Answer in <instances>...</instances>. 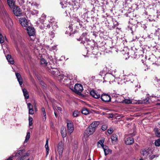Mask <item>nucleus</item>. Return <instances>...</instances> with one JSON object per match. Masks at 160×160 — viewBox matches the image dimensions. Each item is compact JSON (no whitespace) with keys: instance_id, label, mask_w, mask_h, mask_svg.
Returning a JSON list of instances; mask_svg holds the SVG:
<instances>
[{"instance_id":"47","label":"nucleus","mask_w":160,"mask_h":160,"mask_svg":"<svg viewBox=\"0 0 160 160\" xmlns=\"http://www.w3.org/2000/svg\"><path fill=\"white\" fill-rule=\"evenodd\" d=\"M31 13L33 15H37L38 14V11L37 10L34 9L32 12Z\"/></svg>"},{"instance_id":"44","label":"nucleus","mask_w":160,"mask_h":160,"mask_svg":"<svg viewBox=\"0 0 160 160\" xmlns=\"http://www.w3.org/2000/svg\"><path fill=\"white\" fill-rule=\"evenodd\" d=\"M123 102L126 104H130L131 103V102L129 99H125L123 100Z\"/></svg>"},{"instance_id":"30","label":"nucleus","mask_w":160,"mask_h":160,"mask_svg":"<svg viewBox=\"0 0 160 160\" xmlns=\"http://www.w3.org/2000/svg\"><path fill=\"white\" fill-rule=\"evenodd\" d=\"M30 133L29 132H27V135H26V138H25V139L24 141V143H27L28 142V141L29 140V139L30 138Z\"/></svg>"},{"instance_id":"60","label":"nucleus","mask_w":160,"mask_h":160,"mask_svg":"<svg viewBox=\"0 0 160 160\" xmlns=\"http://www.w3.org/2000/svg\"><path fill=\"white\" fill-rule=\"evenodd\" d=\"M6 160H13L12 159V157H10L8 158Z\"/></svg>"},{"instance_id":"32","label":"nucleus","mask_w":160,"mask_h":160,"mask_svg":"<svg viewBox=\"0 0 160 160\" xmlns=\"http://www.w3.org/2000/svg\"><path fill=\"white\" fill-rule=\"evenodd\" d=\"M82 114L86 115L89 113V111L87 109L84 108L82 109Z\"/></svg>"},{"instance_id":"35","label":"nucleus","mask_w":160,"mask_h":160,"mask_svg":"<svg viewBox=\"0 0 160 160\" xmlns=\"http://www.w3.org/2000/svg\"><path fill=\"white\" fill-rule=\"evenodd\" d=\"M104 139H100L99 140V141L98 142V144H100L101 145V146L102 147L104 146L105 145L103 144V143L104 142Z\"/></svg>"},{"instance_id":"20","label":"nucleus","mask_w":160,"mask_h":160,"mask_svg":"<svg viewBox=\"0 0 160 160\" xmlns=\"http://www.w3.org/2000/svg\"><path fill=\"white\" fill-rule=\"evenodd\" d=\"M141 153L143 156H145L147 157V156H148V154L149 153V150L148 149H143L142 150Z\"/></svg>"},{"instance_id":"23","label":"nucleus","mask_w":160,"mask_h":160,"mask_svg":"<svg viewBox=\"0 0 160 160\" xmlns=\"http://www.w3.org/2000/svg\"><path fill=\"white\" fill-rule=\"evenodd\" d=\"M7 3L11 8H12L14 7V3L13 0H7Z\"/></svg>"},{"instance_id":"34","label":"nucleus","mask_w":160,"mask_h":160,"mask_svg":"<svg viewBox=\"0 0 160 160\" xmlns=\"http://www.w3.org/2000/svg\"><path fill=\"white\" fill-rule=\"evenodd\" d=\"M41 64L42 65H43L44 66L47 65V62L46 60L44 58H41L40 60Z\"/></svg>"},{"instance_id":"38","label":"nucleus","mask_w":160,"mask_h":160,"mask_svg":"<svg viewBox=\"0 0 160 160\" xmlns=\"http://www.w3.org/2000/svg\"><path fill=\"white\" fill-rule=\"evenodd\" d=\"M29 124V126H31L32 125V117L29 116L28 118Z\"/></svg>"},{"instance_id":"63","label":"nucleus","mask_w":160,"mask_h":160,"mask_svg":"<svg viewBox=\"0 0 160 160\" xmlns=\"http://www.w3.org/2000/svg\"><path fill=\"white\" fill-rule=\"evenodd\" d=\"M41 17H44L45 18H46V16L45 14H42V16H41Z\"/></svg>"},{"instance_id":"61","label":"nucleus","mask_w":160,"mask_h":160,"mask_svg":"<svg viewBox=\"0 0 160 160\" xmlns=\"http://www.w3.org/2000/svg\"><path fill=\"white\" fill-rule=\"evenodd\" d=\"M155 80H157V82H159V84H160V79H158L157 78H156V79H155Z\"/></svg>"},{"instance_id":"24","label":"nucleus","mask_w":160,"mask_h":160,"mask_svg":"<svg viewBox=\"0 0 160 160\" xmlns=\"http://www.w3.org/2000/svg\"><path fill=\"white\" fill-rule=\"evenodd\" d=\"M22 92L23 93V95L24 96L25 99H28L29 98V94L27 91L25 89H22Z\"/></svg>"},{"instance_id":"36","label":"nucleus","mask_w":160,"mask_h":160,"mask_svg":"<svg viewBox=\"0 0 160 160\" xmlns=\"http://www.w3.org/2000/svg\"><path fill=\"white\" fill-rule=\"evenodd\" d=\"M4 39L3 36L0 33V43H1L4 42Z\"/></svg>"},{"instance_id":"62","label":"nucleus","mask_w":160,"mask_h":160,"mask_svg":"<svg viewBox=\"0 0 160 160\" xmlns=\"http://www.w3.org/2000/svg\"><path fill=\"white\" fill-rule=\"evenodd\" d=\"M79 24L80 26H82V22L80 21V22H79Z\"/></svg>"},{"instance_id":"7","label":"nucleus","mask_w":160,"mask_h":160,"mask_svg":"<svg viewBox=\"0 0 160 160\" xmlns=\"http://www.w3.org/2000/svg\"><path fill=\"white\" fill-rule=\"evenodd\" d=\"M68 132L69 134H71L74 130V127L72 122L70 121L67 122Z\"/></svg>"},{"instance_id":"46","label":"nucleus","mask_w":160,"mask_h":160,"mask_svg":"<svg viewBox=\"0 0 160 160\" xmlns=\"http://www.w3.org/2000/svg\"><path fill=\"white\" fill-rule=\"evenodd\" d=\"M55 77H58V78L60 79V78L62 77V75L60 74V72L58 70V72L57 73H56Z\"/></svg>"},{"instance_id":"29","label":"nucleus","mask_w":160,"mask_h":160,"mask_svg":"<svg viewBox=\"0 0 160 160\" xmlns=\"http://www.w3.org/2000/svg\"><path fill=\"white\" fill-rule=\"evenodd\" d=\"M50 72L55 77L56 73H57V72H58V69L57 68H52L50 70Z\"/></svg>"},{"instance_id":"52","label":"nucleus","mask_w":160,"mask_h":160,"mask_svg":"<svg viewBox=\"0 0 160 160\" xmlns=\"http://www.w3.org/2000/svg\"><path fill=\"white\" fill-rule=\"evenodd\" d=\"M34 113V110L33 109L29 110V114L32 115Z\"/></svg>"},{"instance_id":"31","label":"nucleus","mask_w":160,"mask_h":160,"mask_svg":"<svg viewBox=\"0 0 160 160\" xmlns=\"http://www.w3.org/2000/svg\"><path fill=\"white\" fill-rule=\"evenodd\" d=\"M112 22L113 23V26H112V29L115 28V27L116 26H117L118 25V22L116 21L115 19L112 18Z\"/></svg>"},{"instance_id":"39","label":"nucleus","mask_w":160,"mask_h":160,"mask_svg":"<svg viewBox=\"0 0 160 160\" xmlns=\"http://www.w3.org/2000/svg\"><path fill=\"white\" fill-rule=\"evenodd\" d=\"M51 25V24L49 23V24H43V27L45 29H47V28H49L50 27V25Z\"/></svg>"},{"instance_id":"28","label":"nucleus","mask_w":160,"mask_h":160,"mask_svg":"<svg viewBox=\"0 0 160 160\" xmlns=\"http://www.w3.org/2000/svg\"><path fill=\"white\" fill-rule=\"evenodd\" d=\"M67 29V30L66 32V34L70 35L71 34V32L73 30L72 26L69 25Z\"/></svg>"},{"instance_id":"54","label":"nucleus","mask_w":160,"mask_h":160,"mask_svg":"<svg viewBox=\"0 0 160 160\" xmlns=\"http://www.w3.org/2000/svg\"><path fill=\"white\" fill-rule=\"evenodd\" d=\"M60 4L62 6V8H67V7L65 5H64L62 2H60Z\"/></svg>"},{"instance_id":"5","label":"nucleus","mask_w":160,"mask_h":160,"mask_svg":"<svg viewBox=\"0 0 160 160\" xmlns=\"http://www.w3.org/2000/svg\"><path fill=\"white\" fill-rule=\"evenodd\" d=\"M89 126L85 131L84 133V136L86 138L88 137L91 135L92 134L95 132V130Z\"/></svg>"},{"instance_id":"37","label":"nucleus","mask_w":160,"mask_h":160,"mask_svg":"<svg viewBox=\"0 0 160 160\" xmlns=\"http://www.w3.org/2000/svg\"><path fill=\"white\" fill-rule=\"evenodd\" d=\"M155 145L157 146H160V138L155 141Z\"/></svg>"},{"instance_id":"22","label":"nucleus","mask_w":160,"mask_h":160,"mask_svg":"<svg viewBox=\"0 0 160 160\" xmlns=\"http://www.w3.org/2000/svg\"><path fill=\"white\" fill-rule=\"evenodd\" d=\"M41 110L42 112V116L43 115L44 117L43 118V120L44 121H45L46 120L47 117L45 108L44 107L42 108H41Z\"/></svg>"},{"instance_id":"45","label":"nucleus","mask_w":160,"mask_h":160,"mask_svg":"<svg viewBox=\"0 0 160 160\" xmlns=\"http://www.w3.org/2000/svg\"><path fill=\"white\" fill-rule=\"evenodd\" d=\"M28 108L29 110L32 109H33V106L30 103H28L27 104Z\"/></svg>"},{"instance_id":"51","label":"nucleus","mask_w":160,"mask_h":160,"mask_svg":"<svg viewBox=\"0 0 160 160\" xmlns=\"http://www.w3.org/2000/svg\"><path fill=\"white\" fill-rule=\"evenodd\" d=\"M46 18L44 17H41L39 19V21L41 23H43Z\"/></svg>"},{"instance_id":"53","label":"nucleus","mask_w":160,"mask_h":160,"mask_svg":"<svg viewBox=\"0 0 160 160\" xmlns=\"http://www.w3.org/2000/svg\"><path fill=\"white\" fill-rule=\"evenodd\" d=\"M61 134L62 135V136L64 138L66 136V134L62 130L61 132Z\"/></svg>"},{"instance_id":"11","label":"nucleus","mask_w":160,"mask_h":160,"mask_svg":"<svg viewBox=\"0 0 160 160\" xmlns=\"http://www.w3.org/2000/svg\"><path fill=\"white\" fill-rule=\"evenodd\" d=\"M90 94L92 97L96 99H98L101 98V95L96 91L92 90L90 92Z\"/></svg>"},{"instance_id":"43","label":"nucleus","mask_w":160,"mask_h":160,"mask_svg":"<svg viewBox=\"0 0 160 160\" xmlns=\"http://www.w3.org/2000/svg\"><path fill=\"white\" fill-rule=\"evenodd\" d=\"M78 111L75 110L74 112L72 115L74 117H77L78 116Z\"/></svg>"},{"instance_id":"19","label":"nucleus","mask_w":160,"mask_h":160,"mask_svg":"<svg viewBox=\"0 0 160 160\" xmlns=\"http://www.w3.org/2000/svg\"><path fill=\"white\" fill-rule=\"evenodd\" d=\"M102 148L103 149L105 155L106 156L108 155L110 151V149L107 146L105 145Z\"/></svg>"},{"instance_id":"41","label":"nucleus","mask_w":160,"mask_h":160,"mask_svg":"<svg viewBox=\"0 0 160 160\" xmlns=\"http://www.w3.org/2000/svg\"><path fill=\"white\" fill-rule=\"evenodd\" d=\"M155 133L157 136L160 137V132L158 130V129L157 128L156 130Z\"/></svg>"},{"instance_id":"8","label":"nucleus","mask_w":160,"mask_h":160,"mask_svg":"<svg viewBox=\"0 0 160 160\" xmlns=\"http://www.w3.org/2000/svg\"><path fill=\"white\" fill-rule=\"evenodd\" d=\"M101 100L105 102H110L111 101V97L107 94L103 93L101 96Z\"/></svg>"},{"instance_id":"27","label":"nucleus","mask_w":160,"mask_h":160,"mask_svg":"<svg viewBox=\"0 0 160 160\" xmlns=\"http://www.w3.org/2000/svg\"><path fill=\"white\" fill-rule=\"evenodd\" d=\"M111 138L112 142H116L118 140V137L116 134H113L111 136Z\"/></svg>"},{"instance_id":"25","label":"nucleus","mask_w":160,"mask_h":160,"mask_svg":"<svg viewBox=\"0 0 160 160\" xmlns=\"http://www.w3.org/2000/svg\"><path fill=\"white\" fill-rule=\"evenodd\" d=\"M25 150L24 149H22V150H20L18 151V152L16 153L15 155V157L18 156V155H19V156H21L24 153H25Z\"/></svg>"},{"instance_id":"40","label":"nucleus","mask_w":160,"mask_h":160,"mask_svg":"<svg viewBox=\"0 0 160 160\" xmlns=\"http://www.w3.org/2000/svg\"><path fill=\"white\" fill-rule=\"evenodd\" d=\"M149 98H147L145 99H144L142 101V103L147 104L149 103Z\"/></svg>"},{"instance_id":"26","label":"nucleus","mask_w":160,"mask_h":160,"mask_svg":"<svg viewBox=\"0 0 160 160\" xmlns=\"http://www.w3.org/2000/svg\"><path fill=\"white\" fill-rule=\"evenodd\" d=\"M48 139H47L46 141V144H45V147L46 148V156H47L48 155V153H49L48 152L49 151V148L48 147Z\"/></svg>"},{"instance_id":"50","label":"nucleus","mask_w":160,"mask_h":160,"mask_svg":"<svg viewBox=\"0 0 160 160\" xmlns=\"http://www.w3.org/2000/svg\"><path fill=\"white\" fill-rule=\"evenodd\" d=\"M113 132V129L112 128H110L108 130V132L109 134H111Z\"/></svg>"},{"instance_id":"1","label":"nucleus","mask_w":160,"mask_h":160,"mask_svg":"<svg viewBox=\"0 0 160 160\" xmlns=\"http://www.w3.org/2000/svg\"><path fill=\"white\" fill-rule=\"evenodd\" d=\"M1 11L4 15L6 16V18L4 22L7 28L9 29H10L12 25V22L11 19L9 17L5 8L2 5L0 6Z\"/></svg>"},{"instance_id":"18","label":"nucleus","mask_w":160,"mask_h":160,"mask_svg":"<svg viewBox=\"0 0 160 160\" xmlns=\"http://www.w3.org/2000/svg\"><path fill=\"white\" fill-rule=\"evenodd\" d=\"M8 62L10 64H12L14 63V61L13 59L12 58L11 56L9 54H8L6 56Z\"/></svg>"},{"instance_id":"13","label":"nucleus","mask_w":160,"mask_h":160,"mask_svg":"<svg viewBox=\"0 0 160 160\" xmlns=\"http://www.w3.org/2000/svg\"><path fill=\"white\" fill-rule=\"evenodd\" d=\"M49 22L51 24L53 31H55V30L58 27L57 22L54 21V19H51L49 21Z\"/></svg>"},{"instance_id":"15","label":"nucleus","mask_w":160,"mask_h":160,"mask_svg":"<svg viewBox=\"0 0 160 160\" xmlns=\"http://www.w3.org/2000/svg\"><path fill=\"white\" fill-rule=\"evenodd\" d=\"M15 75L20 85L21 86L22 84V79L21 75L18 72H16Z\"/></svg>"},{"instance_id":"42","label":"nucleus","mask_w":160,"mask_h":160,"mask_svg":"<svg viewBox=\"0 0 160 160\" xmlns=\"http://www.w3.org/2000/svg\"><path fill=\"white\" fill-rule=\"evenodd\" d=\"M158 155L157 154L152 155L150 156V160H152L153 159H154L155 158L158 157Z\"/></svg>"},{"instance_id":"14","label":"nucleus","mask_w":160,"mask_h":160,"mask_svg":"<svg viewBox=\"0 0 160 160\" xmlns=\"http://www.w3.org/2000/svg\"><path fill=\"white\" fill-rule=\"evenodd\" d=\"M60 80L61 81V82H64V84H68V83H66V82H70V79H68L67 77L66 76H63V75H62V77L60 78Z\"/></svg>"},{"instance_id":"3","label":"nucleus","mask_w":160,"mask_h":160,"mask_svg":"<svg viewBox=\"0 0 160 160\" xmlns=\"http://www.w3.org/2000/svg\"><path fill=\"white\" fill-rule=\"evenodd\" d=\"M115 77L110 73H106L105 75V76L103 78V79L106 82H112L114 80Z\"/></svg>"},{"instance_id":"55","label":"nucleus","mask_w":160,"mask_h":160,"mask_svg":"<svg viewBox=\"0 0 160 160\" xmlns=\"http://www.w3.org/2000/svg\"><path fill=\"white\" fill-rule=\"evenodd\" d=\"M31 4L32 6H34L36 8H38V5L36 3H33Z\"/></svg>"},{"instance_id":"12","label":"nucleus","mask_w":160,"mask_h":160,"mask_svg":"<svg viewBox=\"0 0 160 160\" xmlns=\"http://www.w3.org/2000/svg\"><path fill=\"white\" fill-rule=\"evenodd\" d=\"M19 22L20 24L23 27H27L28 26V22L25 18H21Z\"/></svg>"},{"instance_id":"57","label":"nucleus","mask_w":160,"mask_h":160,"mask_svg":"<svg viewBox=\"0 0 160 160\" xmlns=\"http://www.w3.org/2000/svg\"><path fill=\"white\" fill-rule=\"evenodd\" d=\"M87 35V33L86 32H83L82 33V37H85Z\"/></svg>"},{"instance_id":"58","label":"nucleus","mask_w":160,"mask_h":160,"mask_svg":"<svg viewBox=\"0 0 160 160\" xmlns=\"http://www.w3.org/2000/svg\"><path fill=\"white\" fill-rule=\"evenodd\" d=\"M75 21H76L77 22H80V20L78 18H76L75 19Z\"/></svg>"},{"instance_id":"48","label":"nucleus","mask_w":160,"mask_h":160,"mask_svg":"<svg viewBox=\"0 0 160 160\" xmlns=\"http://www.w3.org/2000/svg\"><path fill=\"white\" fill-rule=\"evenodd\" d=\"M107 126L106 125H103L101 127V129L103 131H105L107 129Z\"/></svg>"},{"instance_id":"9","label":"nucleus","mask_w":160,"mask_h":160,"mask_svg":"<svg viewBox=\"0 0 160 160\" xmlns=\"http://www.w3.org/2000/svg\"><path fill=\"white\" fill-rule=\"evenodd\" d=\"M63 150V144L62 141L59 142L58 146V151L60 156H62Z\"/></svg>"},{"instance_id":"4","label":"nucleus","mask_w":160,"mask_h":160,"mask_svg":"<svg viewBox=\"0 0 160 160\" xmlns=\"http://www.w3.org/2000/svg\"><path fill=\"white\" fill-rule=\"evenodd\" d=\"M27 32L30 37H32L31 39L33 40L34 39L35 31L34 28L32 27H29L27 28Z\"/></svg>"},{"instance_id":"2","label":"nucleus","mask_w":160,"mask_h":160,"mask_svg":"<svg viewBox=\"0 0 160 160\" xmlns=\"http://www.w3.org/2000/svg\"><path fill=\"white\" fill-rule=\"evenodd\" d=\"M86 41L87 42H84L83 44H85V46H86V48L87 49V51H91L94 49V47L93 46V41H92L87 39L86 40Z\"/></svg>"},{"instance_id":"33","label":"nucleus","mask_w":160,"mask_h":160,"mask_svg":"<svg viewBox=\"0 0 160 160\" xmlns=\"http://www.w3.org/2000/svg\"><path fill=\"white\" fill-rule=\"evenodd\" d=\"M107 71V67H105L104 68L103 70L101 71L100 72L99 74L101 76L103 75V74H104L105 72Z\"/></svg>"},{"instance_id":"64","label":"nucleus","mask_w":160,"mask_h":160,"mask_svg":"<svg viewBox=\"0 0 160 160\" xmlns=\"http://www.w3.org/2000/svg\"><path fill=\"white\" fill-rule=\"evenodd\" d=\"M54 113L56 117L57 118V114L56 112L55 111Z\"/></svg>"},{"instance_id":"6","label":"nucleus","mask_w":160,"mask_h":160,"mask_svg":"<svg viewBox=\"0 0 160 160\" xmlns=\"http://www.w3.org/2000/svg\"><path fill=\"white\" fill-rule=\"evenodd\" d=\"M83 90L82 86L80 84L77 83L74 86V91L77 94L81 93Z\"/></svg>"},{"instance_id":"56","label":"nucleus","mask_w":160,"mask_h":160,"mask_svg":"<svg viewBox=\"0 0 160 160\" xmlns=\"http://www.w3.org/2000/svg\"><path fill=\"white\" fill-rule=\"evenodd\" d=\"M24 43L23 41H21V42L20 43V44L21 45V47H24L25 46Z\"/></svg>"},{"instance_id":"49","label":"nucleus","mask_w":160,"mask_h":160,"mask_svg":"<svg viewBox=\"0 0 160 160\" xmlns=\"http://www.w3.org/2000/svg\"><path fill=\"white\" fill-rule=\"evenodd\" d=\"M49 34L51 36V38H53L54 36V33L53 31H50Z\"/></svg>"},{"instance_id":"16","label":"nucleus","mask_w":160,"mask_h":160,"mask_svg":"<svg viewBox=\"0 0 160 160\" xmlns=\"http://www.w3.org/2000/svg\"><path fill=\"white\" fill-rule=\"evenodd\" d=\"M29 156V153L28 152L24 153L21 156H19L17 160H24L25 158Z\"/></svg>"},{"instance_id":"21","label":"nucleus","mask_w":160,"mask_h":160,"mask_svg":"<svg viewBox=\"0 0 160 160\" xmlns=\"http://www.w3.org/2000/svg\"><path fill=\"white\" fill-rule=\"evenodd\" d=\"M99 123V122H94L92 123L89 126L95 130L96 128L98 126Z\"/></svg>"},{"instance_id":"10","label":"nucleus","mask_w":160,"mask_h":160,"mask_svg":"<svg viewBox=\"0 0 160 160\" xmlns=\"http://www.w3.org/2000/svg\"><path fill=\"white\" fill-rule=\"evenodd\" d=\"M13 11L15 15L17 16H20L21 15L20 9L18 6L13 7Z\"/></svg>"},{"instance_id":"17","label":"nucleus","mask_w":160,"mask_h":160,"mask_svg":"<svg viewBox=\"0 0 160 160\" xmlns=\"http://www.w3.org/2000/svg\"><path fill=\"white\" fill-rule=\"evenodd\" d=\"M134 142V139L133 138L131 137L127 138L125 141V143L127 145H131Z\"/></svg>"},{"instance_id":"59","label":"nucleus","mask_w":160,"mask_h":160,"mask_svg":"<svg viewBox=\"0 0 160 160\" xmlns=\"http://www.w3.org/2000/svg\"><path fill=\"white\" fill-rule=\"evenodd\" d=\"M57 109L59 111H61L62 110V108L60 107H57Z\"/></svg>"}]
</instances>
